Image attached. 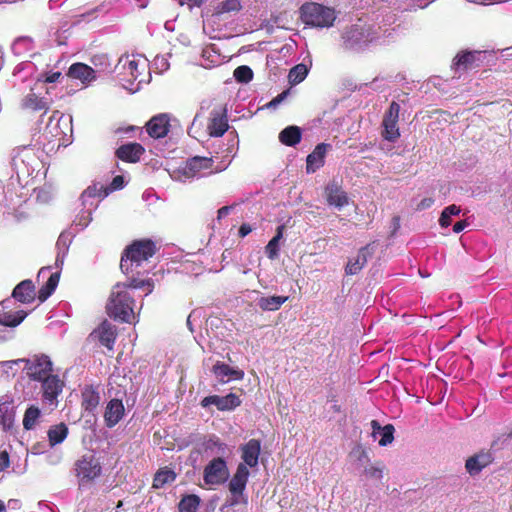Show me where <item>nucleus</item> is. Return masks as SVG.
<instances>
[{
	"label": "nucleus",
	"instance_id": "338daca9",
	"mask_svg": "<svg viewBox=\"0 0 512 512\" xmlns=\"http://www.w3.org/2000/svg\"><path fill=\"white\" fill-rule=\"evenodd\" d=\"M467 226V222L466 221H459L457 223L454 224L453 226V231L455 233H460L462 232Z\"/></svg>",
	"mask_w": 512,
	"mask_h": 512
},
{
	"label": "nucleus",
	"instance_id": "f704fd0d",
	"mask_svg": "<svg viewBox=\"0 0 512 512\" xmlns=\"http://www.w3.org/2000/svg\"><path fill=\"white\" fill-rule=\"evenodd\" d=\"M288 300L287 296H261L256 300L263 311H276Z\"/></svg>",
	"mask_w": 512,
	"mask_h": 512
},
{
	"label": "nucleus",
	"instance_id": "a211bd4d",
	"mask_svg": "<svg viewBox=\"0 0 512 512\" xmlns=\"http://www.w3.org/2000/svg\"><path fill=\"white\" fill-rule=\"evenodd\" d=\"M324 193L327 203L339 210L349 204L347 193L336 180H333L326 185Z\"/></svg>",
	"mask_w": 512,
	"mask_h": 512
},
{
	"label": "nucleus",
	"instance_id": "5701e85b",
	"mask_svg": "<svg viewBox=\"0 0 512 512\" xmlns=\"http://www.w3.org/2000/svg\"><path fill=\"white\" fill-rule=\"evenodd\" d=\"M372 437L377 440L380 446H387L394 440L395 428L392 424L381 426L377 420L371 421Z\"/></svg>",
	"mask_w": 512,
	"mask_h": 512
},
{
	"label": "nucleus",
	"instance_id": "864d4df0",
	"mask_svg": "<svg viewBox=\"0 0 512 512\" xmlns=\"http://www.w3.org/2000/svg\"><path fill=\"white\" fill-rule=\"evenodd\" d=\"M92 63L96 67H99L100 71H102V72L110 71V63H109L108 57L104 54L95 55L92 58Z\"/></svg>",
	"mask_w": 512,
	"mask_h": 512
},
{
	"label": "nucleus",
	"instance_id": "603ef678",
	"mask_svg": "<svg viewBox=\"0 0 512 512\" xmlns=\"http://www.w3.org/2000/svg\"><path fill=\"white\" fill-rule=\"evenodd\" d=\"M170 67L167 55H158L153 60V68L157 73H163Z\"/></svg>",
	"mask_w": 512,
	"mask_h": 512
},
{
	"label": "nucleus",
	"instance_id": "bf43d9fd",
	"mask_svg": "<svg viewBox=\"0 0 512 512\" xmlns=\"http://www.w3.org/2000/svg\"><path fill=\"white\" fill-rule=\"evenodd\" d=\"M62 76L61 72L59 71H51L46 74L44 81L47 83H55L59 80V78Z\"/></svg>",
	"mask_w": 512,
	"mask_h": 512
},
{
	"label": "nucleus",
	"instance_id": "393cba45",
	"mask_svg": "<svg viewBox=\"0 0 512 512\" xmlns=\"http://www.w3.org/2000/svg\"><path fill=\"white\" fill-rule=\"evenodd\" d=\"M372 254L370 245L362 247L356 257L349 258L345 267V273L347 275H356L367 263L368 257Z\"/></svg>",
	"mask_w": 512,
	"mask_h": 512
},
{
	"label": "nucleus",
	"instance_id": "4be33fe9",
	"mask_svg": "<svg viewBox=\"0 0 512 512\" xmlns=\"http://www.w3.org/2000/svg\"><path fill=\"white\" fill-rule=\"evenodd\" d=\"M125 412L124 405L119 399H111L104 411V420L107 427L112 428L123 418Z\"/></svg>",
	"mask_w": 512,
	"mask_h": 512
},
{
	"label": "nucleus",
	"instance_id": "3c124183",
	"mask_svg": "<svg viewBox=\"0 0 512 512\" xmlns=\"http://www.w3.org/2000/svg\"><path fill=\"white\" fill-rule=\"evenodd\" d=\"M233 75L238 82L248 83L253 78V71L249 66L242 65L234 70Z\"/></svg>",
	"mask_w": 512,
	"mask_h": 512
},
{
	"label": "nucleus",
	"instance_id": "c9c22d12",
	"mask_svg": "<svg viewBox=\"0 0 512 512\" xmlns=\"http://www.w3.org/2000/svg\"><path fill=\"white\" fill-rule=\"evenodd\" d=\"M68 433L69 429L64 423L51 426L47 432L49 445L54 447L61 444L67 438Z\"/></svg>",
	"mask_w": 512,
	"mask_h": 512
},
{
	"label": "nucleus",
	"instance_id": "a18cd8bd",
	"mask_svg": "<svg viewBox=\"0 0 512 512\" xmlns=\"http://www.w3.org/2000/svg\"><path fill=\"white\" fill-rule=\"evenodd\" d=\"M41 415V411L36 406H30L27 408L23 418V427L26 430H31L35 427L39 417Z\"/></svg>",
	"mask_w": 512,
	"mask_h": 512
},
{
	"label": "nucleus",
	"instance_id": "f8f14e48",
	"mask_svg": "<svg viewBox=\"0 0 512 512\" xmlns=\"http://www.w3.org/2000/svg\"><path fill=\"white\" fill-rule=\"evenodd\" d=\"M235 151V138L228 140L227 143H224L221 140H216L212 144L210 154L213 158V162L215 159H221L220 164L215 167V172H221L228 167L235 155Z\"/></svg>",
	"mask_w": 512,
	"mask_h": 512
},
{
	"label": "nucleus",
	"instance_id": "5fc2aeb1",
	"mask_svg": "<svg viewBox=\"0 0 512 512\" xmlns=\"http://www.w3.org/2000/svg\"><path fill=\"white\" fill-rule=\"evenodd\" d=\"M92 221V213L91 209H87L86 211L82 212L81 215L77 217V219L74 221L76 226H80V229H84L88 226V224Z\"/></svg>",
	"mask_w": 512,
	"mask_h": 512
},
{
	"label": "nucleus",
	"instance_id": "8fccbe9b",
	"mask_svg": "<svg viewBox=\"0 0 512 512\" xmlns=\"http://www.w3.org/2000/svg\"><path fill=\"white\" fill-rule=\"evenodd\" d=\"M240 9L241 3L239 0H224L218 4L216 11L218 14H224L237 12Z\"/></svg>",
	"mask_w": 512,
	"mask_h": 512
},
{
	"label": "nucleus",
	"instance_id": "052dcab7",
	"mask_svg": "<svg viewBox=\"0 0 512 512\" xmlns=\"http://www.w3.org/2000/svg\"><path fill=\"white\" fill-rule=\"evenodd\" d=\"M433 203H434L433 198H431V197L424 198L418 203L417 210L428 209L433 205Z\"/></svg>",
	"mask_w": 512,
	"mask_h": 512
},
{
	"label": "nucleus",
	"instance_id": "6ab92c4d",
	"mask_svg": "<svg viewBox=\"0 0 512 512\" xmlns=\"http://www.w3.org/2000/svg\"><path fill=\"white\" fill-rule=\"evenodd\" d=\"M146 129L149 136L152 138L158 139L165 137L170 129V116L163 113L152 117L146 124Z\"/></svg>",
	"mask_w": 512,
	"mask_h": 512
},
{
	"label": "nucleus",
	"instance_id": "cd10ccee",
	"mask_svg": "<svg viewBox=\"0 0 512 512\" xmlns=\"http://www.w3.org/2000/svg\"><path fill=\"white\" fill-rule=\"evenodd\" d=\"M213 373L222 383H226L231 379L240 380L244 377V372L242 370L232 368L222 362H217L213 366Z\"/></svg>",
	"mask_w": 512,
	"mask_h": 512
},
{
	"label": "nucleus",
	"instance_id": "de8ad7c7",
	"mask_svg": "<svg viewBox=\"0 0 512 512\" xmlns=\"http://www.w3.org/2000/svg\"><path fill=\"white\" fill-rule=\"evenodd\" d=\"M461 212V209L459 206L452 204L448 207H446L440 216L439 224L441 227H448L451 224V217L456 216Z\"/></svg>",
	"mask_w": 512,
	"mask_h": 512
},
{
	"label": "nucleus",
	"instance_id": "c03bdc74",
	"mask_svg": "<svg viewBox=\"0 0 512 512\" xmlns=\"http://www.w3.org/2000/svg\"><path fill=\"white\" fill-rule=\"evenodd\" d=\"M308 67L305 64H297L290 69L288 74V80L291 85H297L301 83L308 74Z\"/></svg>",
	"mask_w": 512,
	"mask_h": 512
},
{
	"label": "nucleus",
	"instance_id": "7ed1b4c3",
	"mask_svg": "<svg viewBox=\"0 0 512 512\" xmlns=\"http://www.w3.org/2000/svg\"><path fill=\"white\" fill-rule=\"evenodd\" d=\"M156 252V245L152 240L143 239L133 242L121 258L120 268L125 274H140L137 269L151 258Z\"/></svg>",
	"mask_w": 512,
	"mask_h": 512
},
{
	"label": "nucleus",
	"instance_id": "0e129e2a",
	"mask_svg": "<svg viewBox=\"0 0 512 512\" xmlns=\"http://www.w3.org/2000/svg\"><path fill=\"white\" fill-rule=\"evenodd\" d=\"M200 117H201V116H200V113H197V114L195 115V117H194V119H193V122H192V125H191V127L189 128V130H188L189 135H191V136H193V137H195V138H196V136H195V133H196V127H197V123H198V121H199Z\"/></svg>",
	"mask_w": 512,
	"mask_h": 512
},
{
	"label": "nucleus",
	"instance_id": "f3484780",
	"mask_svg": "<svg viewBox=\"0 0 512 512\" xmlns=\"http://www.w3.org/2000/svg\"><path fill=\"white\" fill-rule=\"evenodd\" d=\"M15 421L14 400L9 395L0 398V427L4 432L12 430Z\"/></svg>",
	"mask_w": 512,
	"mask_h": 512
},
{
	"label": "nucleus",
	"instance_id": "774afa93",
	"mask_svg": "<svg viewBox=\"0 0 512 512\" xmlns=\"http://www.w3.org/2000/svg\"><path fill=\"white\" fill-rule=\"evenodd\" d=\"M231 210L230 206H223L218 210V219L225 218Z\"/></svg>",
	"mask_w": 512,
	"mask_h": 512
},
{
	"label": "nucleus",
	"instance_id": "680f3d73",
	"mask_svg": "<svg viewBox=\"0 0 512 512\" xmlns=\"http://www.w3.org/2000/svg\"><path fill=\"white\" fill-rule=\"evenodd\" d=\"M123 177L122 176H116L113 178L111 187L108 189L109 191L118 190L123 187Z\"/></svg>",
	"mask_w": 512,
	"mask_h": 512
},
{
	"label": "nucleus",
	"instance_id": "b1692460",
	"mask_svg": "<svg viewBox=\"0 0 512 512\" xmlns=\"http://www.w3.org/2000/svg\"><path fill=\"white\" fill-rule=\"evenodd\" d=\"M493 461L490 452L481 451L466 460L465 467L470 475L478 474L483 468Z\"/></svg>",
	"mask_w": 512,
	"mask_h": 512
},
{
	"label": "nucleus",
	"instance_id": "423d86ee",
	"mask_svg": "<svg viewBox=\"0 0 512 512\" xmlns=\"http://www.w3.org/2000/svg\"><path fill=\"white\" fill-rule=\"evenodd\" d=\"M300 14L305 25L316 28H329L333 26L336 19L333 9L313 2L303 4Z\"/></svg>",
	"mask_w": 512,
	"mask_h": 512
},
{
	"label": "nucleus",
	"instance_id": "2eb2a0df",
	"mask_svg": "<svg viewBox=\"0 0 512 512\" xmlns=\"http://www.w3.org/2000/svg\"><path fill=\"white\" fill-rule=\"evenodd\" d=\"M228 120L226 110L223 108H214L210 112L207 132L212 137H221L228 130Z\"/></svg>",
	"mask_w": 512,
	"mask_h": 512
},
{
	"label": "nucleus",
	"instance_id": "bb28decb",
	"mask_svg": "<svg viewBox=\"0 0 512 512\" xmlns=\"http://www.w3.org/2000/svg\"><path fill=\"white\" fill-rule=\"evenodd\" d=\"M143 153L144 148L138 143H128L122 145L116 151V155L119 159L131 163L139 161Z\"/></svg>",
	"mask_w": 512,
	"mask_h": 512
},
{
	"label": "nucleus",
	"instance_id": "a878e982",
	"mask_svg": "<svg viewBox=\"0 0 512 512\" xmlns=\"http://www.w3.org/2000/svg\"><path fill=\"white\" fill-rule=\"evenodd\" d=\"M329 145L325 143L318 144L312 153L307 156L306 171L314 173L317 169L324 165V158Z\"/></svg>",
	"mask_w": 512,
	"mask_h": 512
},
{
	"label": "nucleus",
	"instance_id": "a19ab883",
	"mask_svg": "<svg viewBox=\"0 0 512 512\" xmlns=\"http://www.w3.org/2000/svg\"><path fill=\"white\" fill-rule=\"evenodd\" d=\"M12 52L17 56H22L33 49V40L28 36L18 37L11 46Z\"/></svg>",
	"mask_w": 512,
	"mask_h": 512
},
{
	"label": "nucleus",
	"instance_id": "c756f323",
	"mask_svg": "<svg viewBox=\"0 0 512 512\" xmlns=\"http://www.w3.org/2000/svg\"><path fill=\"white\" fill-rule=\"evenodd\" d=\"M12 296L21 303H31L35 298V287L31 280L20 282L13 290Z\"/></svg>",
	"mask_w": 512,
	"mask_h": 512
},
{
	"label": "nucleus",
	"instance_id": "dca6fc26",
	"mask_svg": "<svg viewBox=\"0 0 512 512\" xmlns=\"http://www.w3.org/2000/svg\"><path fill=\"white\" fill-rule=\"evenodd\" d=\"M117 336L116 327L108 322L103 321L91 334L90 338L98 340L101 345L108 348L110 351L113 350L115 340Z\"/></svg>",
	"mask_w": 512,
	"mask_h": 512
},
{
	"label": "nucleus",
	"instance_id": "4468645a",
	"mask_svg": "<svg viewBox=\"0 0 512 512\" xmlns=\"http://www.w3.org/2000/svg\"><path fill=\"white\" fill-rule=\"evenodd\" d=\"M215 405L219 411H232L241 405L238 395L230 393L226 396L211 395L201 400V406L207 408Z\"/></svg>",
	"mask_w": 512,
	"mask_h": 512
},
{
	"label": "nucleus",
	"instance_id": "e433bc0d",
	"mask_svg": "<svg viewBox=\"0 0 512 512\" xmlns=\"http://www.w3.org/2000/svg\"><path fill=\"white\" fill-rule=\"evenodd\" d=\"M301 136L298 126H288L279 133V141L286 146H295L300 142Z\"/></svg>",
	"mask_w": 512,
	"mask_h": 512
},
{
	"label": "nucleus",
	"instance_id": "f03ea898",
	"mask_svg": "<svg viewBox=\"0 0 512 512\" xmlns=\"http://www.w3.org/2000/svg\"><path fill=\"white\" fill-rule=\"evenodd\" d=\"M387 32L388 29L383 30L379 25L368 24L359 19L356 23L344 29L341 38L346 49L362 50L369 43H384L385 40L382 37Z\"/></svg>",
	"mask_w": 512,
	"mask_h": 512
},
{
	"label": "nucleus",
	"instance_id": "69168bd1",
	"mask_svg": "<svg viewBox=\"0 0 512 512\" xmlns=\"http://www.w3.org/2000/svg\"><path fill=\"white\" fill-rule=\"evenodd\" d=\"M180 5L200 6L205 0H177Z\"/></svg>",
	"mask_w": 512,
	"mask_h": 512
},
{
	"label": "nucleus",
	"instance_id": "72a5a7b5",
	"mask_svg": "<svg viewBox=\"0 0 512 512\" xmlns=\"http://www.w3.org/2000/svg\"><path fill=\"white\" fill-rule=\"evenodd\" d=\"M202 446L203 451L209 456L224 457L227 453V445L214 435L206 439Z\"/></svg>",
	"mask_w": 512,
	"mask_h": 512
},
{
	"label": "nucleus",
	"instance_id": "ea45409f",
	"mask_svg": "<svg viewBox=\"0 0 512 512\" xmlns=\"http://www.w3.org/2000/svg\"><path fill=\"white\" fill-rule=\"evenodd\" d=\"M59 277L58 272L50 275L46 284L38 292V299L40 302H44L52 295L58 285Z\"/></svg>",
	"mask_w": 512,
	"mask_h": 512
},
{
	"label": "nucleus",
	"instance_id": "473e14b6",
	"mask_svg": "<svg viewBox=\"0 0 512 512\" xmlns=\"http://www.w3.org/2000/svg\"><path fill=\"white\" fill-rule=\"evenodd\" d=\"M109 194L108 188H105L103 185L94 184L89 186L81 195L82 204L84 206H93V200L98 199L102 200Z\"/></svg>",
	"mask_w": 512,
	"mask_h": 512
},
{
	"label": "nucleus",
	"instance_id": "20e7f679",
	"mask_svg": "<svg viewBox=\"0 0 512 512\" xmlns=\"http://www.w3.org/2000/svg\"><path fill=\"white\" fill-rule=\"evenodd\" d=\"M119 65L123 69L124 74L128 77V81H136L135 87L129 88L131 92L140 89V84L149 81L150 71L148 60L141 55H126L119 59Z\"/></svg>",
	"mask_w": 512,
	"mask_h": 512
},
{
	"label": "nucleus",
	"instance_id": "6e6d98bb",
	"mask_svg": "<svg viewBox=\"0 0 512 512\" xmlns=\"http://www.w3.org/2000/svg\"><path fill=\"white\" fill-rule=\"evenodd\" d=\"M383 468V466H370L365 468L364 473L370 478L380 480L383 477Z\"/></svg>",
	"mask_w": 512,
	"mask_h": 512
},
{
	"label": "nucleus",
	"instance_id": "6e6552de",
	"mask_svg": "<svg viewBox=\"0 0 512 512\" xmlns=\"http://www.w3.org/2000/svg\"><path fill=\"white\" fill-rule=\"evenodd\" d=\"M229 478V469L224 457H214L203 471V480L208 486L224 484Z\"/></svg>",
	"mask_w": 512,
	"mask_h": 512
},
{
	"label": "nucleus",
	"instance_id": "13d9d810",
	"mask_svg": "<svg viewBox=\"0 0 512 512\" xmlns=\"http://www.w3.org/2000/svg\"><path fill=\"white\" fill-rule=\"evenodd\" d=\"M288 94V91H284L282 92L281 94H279L278 96H276L274 99H272L268 104L267 106L269 108H275L277 107L287 96Z\"/></svg>",
	"mask_w": 512,
	"mask_h": 512
},
{
	"label": "nucleus",
	"instance_id": "49530a36",
	"mask_svg": "<svg viewBox=\"0 0 512 512\" xmlns=\"http://www.w3.org/2000/svg\"><path fill=\"white\" fill-rule=\"evenodd\" d=\"M200 498L196 495H187L181 499L178 505L179 512H197Z\"/></svg>",
	"mask_w": 512,
	"mask_h": 512
},
{
	"label": "nucleus",
	"instance_id": "37998d69",
	"mask_svg": "<svg viewBox=\"0 0 512 512\" xmlns=\"http://www.w3.org/2000/svg\"><path fill=\"white\" fill-rule=\"evenodd\" d=\"M283 227L279 226L276 235L268 242L265 247V253L271 260L276 259L279 256V242L283 237Z\"/></svg>",
	"mask_w": 512,
	"mask_h": 512
},
{
	"label": "nucleus",
	"instance_id": "4d7b16f0",
	"mask_svg": "<svg viewBox=\"0 0 512 512\" xmlns=\"http://www.w3.org/2000/svg\"><path fill=\"white\" fill-rule=\"evenodd\" d=\"M10 465L9 455L6 451L0 452V472L4 471Z\"/></svg>",
	"mask_w": 512,
	"mask_h": 512
},
{
	"label": "nucleus",
	"instance_id": "f257e3e1",
	"mask_svg": "<svg viewBox=\"0 0 512 512\" xmlns=\"http://www.w3.org/2000/svg\"><path fill=\"white\" fill-rule=\"evenodd\" d=\"M147 287L145 295L153 291L154 283L152 279L139 280L134 276L128 283H117L113 286L107 311L111 317L125 323H133L136 319L135 300L131 294V289H142Z\"/></svg>",
	"mask_w": 512,
	"mask_h": 512
},
{
	"label": "nucleus",
	"instance_id": "0eeeda50",
	"mask_svg": "<svg viewBox=\"0 0 512 512\" xmlns=\"http://www.w3.org/2000/svg\"><path fill=\"white\" fill-rule=\"evenodd\" d=\"M249 476L250 472L246 465L238 464L236 472L228 483L229 496L226 499L227 506L247 505L248 496L245 494V489Z\"/></svg>",
	"mask_w": 512,
	"mask_h": 512
},
{
	"label": "nucleus",
	"instance_id": "4c0bfd02",
	"mask_svg": "<svg viewBox=\"0 0 512 512\" xmlns=\"http://www.w3.org/2000/svg\"><path fill=\"white\" fill-rule=\"evenodd\" d=\"M222 62L221 55L214 49V47H206L201 54L200 66L206 69L213 68L220 65Z\"/></svg>",
	"mask_w": 512,
	"mask_h": 512
},
{
	"label": "nucleus",
	"instance_id": "9b49d317",
	"mask_svg": "<svg viewBox=\"0 0 512 512\" xmlns=\"http://www.w3.org/2000/svg\"><path fill=\"white\" fill-rule=\"evenodd\" d=\"M400 113V105L393 101L388 110L385 112L382 121V136L390 142H395L400 137L398 128V119Z\"/></svg>",
	"mask_w": 512,
	"mask_h": 512
},
{
	"label": "nucleus",
	"instance_id": "9d476101",
	"mask_svg": "<svg viewBox=\"0 0 512 512\" xmlns=\"http://www.w3.org/2000/svg\"><path fill=\"white\" fill-rule=\"evenodd\" d=\"M99 459L92 454L83 455L76 462V475L81 483L90 482L101 474Z\"/></svg>",
	"mask_w": 512,
	"mask_h": 512
},
{
	"label": "nucleus",
	"instance_id": "c85d7f7f",
	"mask_svg": "<svg viewBox=\"0 0 512 512\" xmlns=\"http://www.w3.org/2000/svg\"><path fill=\"white\" fill-rule=\"evenodd\" d=\"M68 76L80 80L83 84L90 83L96 78L95 71L84 63L72 64L68 70Z\"/></svg>",
	"mask_w": 512,
	"mask_h": 512
},
{
	"label": "nucleus",
	"instance_id": "58836bf2",
	"mask_svg": "<svg viewBox=\"0 0 512 512\" xmlns=\"http://www.w3.org/2000/svg\"><path fill=\"white\" fill-rule=\"evenodd\" d=\"M27 316V313L23 310L15 312H0V324L8 327L18 326Z\"/></svg>",
	"mask_w": 512,
	"mask_h": 512
},
{
	"label": "nucleus",
	"instance_id": "7c9ffc66",
	"mask_svg": "<svg viewBox=\"0 0 512 512\" xmlns=\"http://www.w3.org/2000/svg\"><path fill=\"white\" fill-rule=\"evenodd\" d=\"M21 108L34 112L44 111L49 108L47 99L39 97L33 90L23 97L21 100Z\"/></svg>",
	"mask_w": 512,
	"mask_h": 512
},
{
	"label": "nucleus",
	"instance_id": "1a4fd4ad",
	"mask_svg": "<svg viewBox=\"0 0 512 512\" xmlns=\"http://www.w3.org/2000/svg\"><path fill=\"white\" fill-rule=\"evenodd\" d=\"M24 369L30 379L41 382L52 375V362L48 356L41 355L25 360Z\"/></svg>",
	"mask_w": 512,
	"mask_h": 512
},
{
	"label": "nucleus",
	"instance_id": "09e8293b",
	"mask_svg": "<svg viewBox=\"0 0 512 512\" xmlns=\"http://www.w3.org/2000/svg\"><path fill=\"white\" fill-rule=\"evenodd\" d=\"M68 239L65 235L61 234L58 238V241L56 243V246L58 248V254L56 258V266L57 268H60L64 263V257L65 254L68 251Z\"/></svg>",
	"mask_w": 512,
	"mask_h": 512
},
{
	"label": "nucleus",
	"instance_id": "e2e57ef3",
	"mask_svg": "<svg viewBox=\"0 0 512 512\" xmlns=\"http://www.w3.org/2000/svg\"><path fill=\"white\" fill-rule=\"evenodd\" d=\"M252 227L247 224V223H243L240 228H239V235L240 237H246L248 234H250L252 232Z\"/></svg>",
	"mask_w": 512,
	"mask_h": 512
},
{
	"label": "nucleus",
	"instance_id": "412c9836",
	"mask_svg": "<svg viewBox=\"0 0 512 512\" xmlns=\"http://www.w3.org/2000/svg\"><path fill=\"white\" fill-rule=\"evenodd\" d=\"M481 54L482 53L479 51L459 53L453 61V68L456 71H466L476 68L480 65Z\"/></svg>",
	"mask_w": 512,
	"mask_h": 512
},
{
	"label": "nucleus",
	"instance_id": "79ce46f5",
	"mask_svg": "<svg viewBox=\"0 0 512 512\" xmlns=\"http://www.w3.org/2000/svg\"><path fill=\"white\" fill-rule=\"evenodd\" d=\"M175 478L176 474L171 469H160L154 476L153 487L156 489L162 488L165 484L173 482Z\"/></svg>",
	"mask_w": 512,
	"mask_h": 512
},
{
	"label": "nucleus",
	"instance_id": "2f4dec72",
	"mask_svg": "<svg viewBox=\"0 0 512 512\" xmlns=\"http://www.w3.org/2000/svg\"><path fill=\"white\" fill-rule=\"evenodd\" d=\"M100 403V394L92 386H86L82 391V408L88 413H94Z\"/></svg>",
	"mask_w": 512,
	"mask_h": 512
},
{
	"label": "nucleus",
	"instance_id": "ddd939ff",
	"mask_svg": "<svg viewBox=\"0 0 512 512\" xmlns=\"http://www.w3.org/2000/svg\"><path fill=\"white\" fill-rule=\"evenodd\" d=\"M42 383V397L44 403L49 406L56 407L58 404V396L62 392L64 383L57 375H51L41 381Z\"/></svg>",
	"mask_w": 512,
	"mask_h": 512
},
{
	"label": "nucleus",
	"instance_id": "aec40b11",
	"mask_svg": "<svg viewBox=\"0 0 512 512\" xmlns=\"http://www.w3.org/2000/svg\"><path fill=\"white\" fill-rule=\"evenodd\" d=\"M241 459L243 465L254 468L258 465L259 455L261 451V443L257 439H250L247 443L240 447Z\"/></svg>",
	"mask_w": 512,
	"mask_h": 512
},
{
	"label": "nucleus",
	"instance_id": "39448f33",
	"mask_svg": "<svg viewBox=\"0 0 512 512\" xmlns=\"http://www.w3.org/2000/svg\"><path fill=\"white\" fill-rule=\"evenodd\" d=\"M215 172L212 157L195 156L188 159L182 166L170 175L172 179L185 182L195 177H203Z\"/></svg>",
	"mask_w": 512,
	"mask_h": 512
}]
</instances>
